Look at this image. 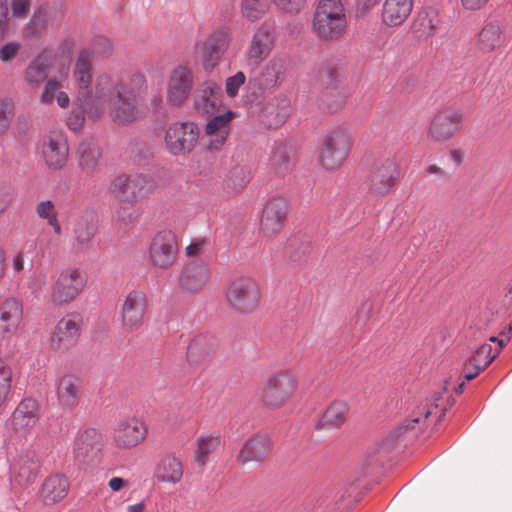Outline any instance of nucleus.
I'll use <instances>...</instances> for the list:
<instances>
[{"instance_id": "f257e3e1", "label": "nucleus", "mask_w": 512, "mask_h": 512, "mask_svg": "<svg viewBox=\"0 0 512 512\" xmlns=\"http://www.w3.org/2000/svg\"><path fill=\"white\" fill-rule=\"evenodd\" d=\"M145 88L146 78L139 72L127 79L101 73L96 77V100L88 109L89 114L97 119L108 106L109 115L116 124H130L138 117L137 98Z\"/></svg>"}, {"instance_id": "f03ea898", "label": "nucleus", "mask_w": 512, "mask_h": 512, "mask_svg": "<svg viewBox=\"0 0 512 512\" xmlns=\"http://www.w3.org/2000/svg\"><path fill=\"white\" fill-rule=\"evenodd\" d=\"M347 18L341 0H319L312 28L323 40H337L345 32Z\"/></svg>"}, {"instance_id": "7ed1b4c3", "label": "nucleus", "mask_w": 512, "mask_h": 512, "mask_svg": "<svg viewBox=\"0 0 512 512\" xmlns=\"http://www.w3.org/2000/svg\"><path fill=\"white\" fill-rule=\"evenodd\" d=\"M86 278L76 267H66L53 277L47 297L53 307H63L72 302L84 289Z\"/></svg>"}, {"instance_id": "20e7f679", "label": "nucleus", "mask_w": 512, "mask_h": 512, "mask_svg": "<svg viewBox=\"0 0 512 512\" xmlns=\"http://www.w3.org/2000/svg\"><path fill=\"white\" fill-rule=\"evenodd\" d=\"M156 184L143 173L121 174L110 183L109 190L117 201L140 202L153 194Z\"/></svg>"}, {"instance_id": "39448f33", "label": "nucleus", "mask_w": 512, "mask_h": 512, "mask_svg": "<svg viewBox=\"0 0 512 512\" xmlns=\"http://www.w3.org/2000/svg\"><path fill=\"white\" fill-rule=\"evenodd\" d=\"M200 138V128L192 121L170 123L164 134L165 149L172 156H186L194 151Z\"/></svg>"}, {"instance_id": "423d86ee", "label": "nucleus", "mask_w": 512, "mask_h": 512, "mask_svg": "<svg viewBox=\"0 0 512 512\" xmlns=\"http://www.w3.org/2000/svg\"><path fill=\"white\" fill-rule=\"evenodd\" d=\"M91 52L88 48L81 49L75 59L72 70V82L76 89V101L88 110L96 100V82L92 88Z\"/></svg>"}, {"instance_id": "0eeeda50", "label": "nucleus", "mask_w": 512, "mask_h": 512, "mask_svg": "<svg viewBox=\"0 0 512 512\" xmlns=\"http://www.w3.org/2000/svg\"><path fill=\"white\" fill-rule=\"evenodd\" d=\"M149 265L159 270H169L178 256L177 238L168 229L158 231L149 241L146 252Z\"/></svg>"}, {"instance_id": "6e6552de", "label": "nucleus", "mask_w": 512, "mask_h": 512, "mask_svg": "<svg viewBox=\"0 0 512 512\" xmlns=\"http://www.w3.org/2000/svg\"><path fill=\"white\" fill-rule=\"evenodd\" d=\"M225 295L229 306L239 313L253 312L260 302L258 284L249 277H239L231 281Z\"/></svg>"}, {"instance_id": "1a4fd4ad", "label": "nucleus", "mask_w": 512, "mask_h": 512, "mask_svg": "<svg viewBox=\"0 0 512 512\" xmlns=\"http://www.w3.org/2000/svg\"><path fill=\"white\" fill-rule=\"evenodd\" d=\"M399 177V166L391 157L376 160L366 180L368 192L379 198L386 195L396 184Z\"/></svg>"}, {"instance_id": "9d476101", "label": "nucleus", "mask_w": 512, "mask_h": 512, "mask_svg": "<svg viewBox=\"0 0 512 512\" xmlns=\"http://www.w3.org/2000/svg\"><path fill=\"white\" fill-rule=\"evenodd\" d=\"M230 45L229 32L218 28L196 43L195 50L206 71H212L222 60Z\"/></svg>"}, {"instance_id": "9b49d317", "label": "nucleus", "mask_w": 512, "mask_h": 512, "mask_svg": "<svg viewBox=\"0 0 512 512\" xmlns=\"http://www.w3.org/2000/svg\"><path fill=\"white\" fill-rule=\"evenodd\" d=\"M351 139L347 131L337 129L324 140V147L319 156L321 166L328 171L339 168L345 161L350 149Z\"/></svg>"}, {"instance_id": "f8f14e48", "label": "nucleus", "mask_w": 512, "mask_h": 512, "mask_svg": "<svg viewBox=\"0 0 512 512\" xmlns=\"http://www.w3.org/2000/svg\"><path fill=\"white\" fill-rule=\"evenodd\" d=\"M286 71L285 61L279 57L271 58L262 68L260 74L250 78L245 86L249 101L257 100L266 89L276 87Z\"/></svg>"}, {"instance_id": "ddd939ff", "label": "nucleus", "mask_w": 512, "mask_h": 512, "mask_svg": "<svg viewBox=\"0 0 512 512\" xmlns=\"http://www.w3.org/2000/svg\"><path fill=\"white\" fill-rule=\"evenodd\" d=\"M147 436L145 423L136 417L119 419L112 430V441L119 449H132L140 445Z\"/></svg>"}, {"instance_id": "4468645a", "label": "nucleus", "mask_w": 512, "mask_h": 512, "mask_svg": "<svg viewBox=\"0 0 512 512\" xmlns=\"http://www.w3.org/2000/svg\"><path fill=\"white\" fill-rule=\"evenodd\" d=\"M82 318L77 313L61 318L50 336V347L54 351L65 352L72 348L81 334Z\"/></svg>"}, {"instance_id": "2eb2a0df", "label": "nucleus", "mask_w": 512, "mask_h": 512, "mask_svg": "<svg viewBox=\"0 0 512 512\" xmlns=\"http://www.w3.org/2000/svg\"><path fill=\"white\" fill-rule=\"evenodd\" d=\"M296 381L291 373L281 372L271 376L263 389L262 400L267 407L278 408L292 396Z\"/></svg>"}, {"instance_id": "dca6fc26", "label": "nucleus", "mask_w": 512, "mask_h": 512, "mask_svg": "<svg viewBox=\"0 0 512 512\" xmlns=\"http://www.w3.org/2000/svg\"><path fill=\"white\" fill-rule=\"evenodd\" d=\"M288 206L282 197H272L264 205L259 222V232L270 238L278 234L287 218Z\"/></svg>"}, {"instance_id": "f3484780", "label": "nucleus", "mask_w": 512, "mask_h": 512, "mask_svg": "<svg viewBox=\"0 0 512 512\" xmlns=\"http://www.w3.org/2000/svg\"><path fill=\"white\" fill-rule=\"evenodd\" d=\"M193 84V71L186 66H177L168 80L167 101L173 106L182 105L189 98Z\"/></svg>"}, {"instance_id": "a211bd4d", "label": "nucleus", "mask_w": 512, "mask_h": 512, "mask_svg": "<svg viewBox=\"0 0 512 512\" xmlns=\"http://www.w3.org/2000/svg\"><path fill=\"white\" fill-rule=\"evenodd\" d=\"M462 114L454 109L438 112L432 119L428 138L434 142H445L451 139L460 129Z\"/></svg>"}, {"instance_id": "6ab92c4d", "label": "nucleus", "mask_w": 512, "mask_h": 512, "mask_svg": "<svg viewBox=\"0 0 512 512\" xmlns=\"http://www.w3.org/2000/svg\"><path fill=\"white\" fill-rule=\"evenodd\" d=\"M146 305L144 292L133 290L126 295L120 309L122 327L126 331H134L142 325Z\"/></svg>"}, {"instance_id": "aec40b11", "label": "nucleus", "mask_w": 512, "mask_h": 512, "mask_svg": "<svg viewBox=\"0 0 512 512\" xmlns=\"http://www.w3.org/2000/svg\"><path fill=\"white\" fill-rule=\"evenodd\" d=\"M271 440L265 433H256L241 448L237 463L242 469H250V464L259 465L271 450Z\"/></svg>"}, {"instance_id": "412c9836", "label": "nucleus", "mask_w": 512, "mask_h": 512, "mask_svg": "<svg viewBox=\"0 0 512 512\" xmlns=\"http://www.w3.org/2000/svg\"><path fill=\"white\" fill-rule=\"evenodd\" d=\"M42 153L50 169L59 170L67 162L69 147L63 131H51L43 142Z\"/></svg>"}, {"instance_id": "4be33fe9", "label": "nucleus", "mask_w": 512, "mask_h": 512, "mask_svg": "<svg viewBox=\"0 0 512 512\" xmlns=\"http://www.w3.org/2000/svg\"><path fill=\"white\" fill-rule=\"evenodd\" d=\"M59 11L56 7L43 4L37 7L29 21L24 25L22 35L25 39L40 38L49 27H53L58 19Z\"/></svg>"}, {"instance_id": "5701e85b", "label": "nucleus", "mask_w": 512, "mask_h": 512, "mask_svg": "<svg viewBox=\"0 0 512 512\" xmlns=\"http://www.w3.org/2000/svg\"><path fill=\"white\" fill-rule=\"evenodd\" d=\"M274 46V32L270 25L262 24L254 32L245 57L249 65L257 66L271 52Z\"/></svg>"}, {"instance_id": "b1692460", "label": "nucleus", "mask_w": 512, "mask_h": 512, "mask_svg": "<svg viewBox=\"0 0 512 512\" xmlns=\"http://www.w3.org/2000/svg\"><path fill=\"white\" fill-rule=\"evenodd\" d=\"M102 447V434L97 429L87 428L76 435L73 453L78 461L90 462L98 456Z\"/></svg>"}, {"instance_id": "393cba45", "label": "nucleus", "mask_w": 512, "mask_h": 512, "mask_svg": "<svg viewBox=\"0 0 512 512\" xmlns=\"http://www.w3.org/2000/svg\"><path fill=\"white\" fill-rule=\"evenodd\" d=\"M23 319L21 301L10 297L0 303V339L15 335Z\"/></svg>"}, {"instance_id": "a878e982", "label": "nucleus", "mask_w": 512, "mask_h": 512, "mask_svg": "<svg viewBox=\"0 0 512 512\" xmlns=\"http://www.w3.org/2000/svg\"><path fill=\"white\" fill-rule=\"evenodd\" d=\"M39 420L38 403L32 398L23 399L11 415V427L16 434H28Z\"/></svg>"}, {"instance_id": "bb28decb", "label": "nucleus", "mask_w": 512, "mask_h": 512, "mask_svg": "<svg viewBox=\"0 0 512 512\" xmlns=\"http://www.w3.org/2000/svg\"><path fill=\"white\" fill-rule=\"evenodd\" d=\"M222 97V88L215 81H205L197 90L194 97V108L202 115H214L220 105Z\"/></svg>"}, {"instance_id": "cd10ccee", "label": "nucleus", "mask_w": 512, "mask_h": 512, "mask_svg": "<svg viewBox=\"0 0 512 512\" xmlns=\"http://www.w3.org/2000/svg\"><path fill=\"white\" fill-rule=\"evenodd\" d=\"M209 277L210 270L204 262H190L184 266L181 272L179 285L185 292L197 293L205 287Z\"/></svg>"}, {"instance_id": "c85d7f7f", "label": "nucleus", "mask_w": 512, "mask_h": 512, "mask_svg": "<svg viewBox=\"0 0 512 512\" xmlns=\"http://www.w3.org/2000/svg\"><path fill=\"white\" fill-rule=\"evenodd\" d=\"M70 483L61 474L48 476L39 490V500L44 506H53L63 501L69 492Z\"/></svg>"}, {"instance_id": "c756f323", "label": "nucleus", "mask_w": 512, "mask_h": 512, "mask_svg": "<svg viewBox=\"0 0 512 512\" xmlns=\"http://www.w3.org/2000/svg\"><path fill=\"white\" fill-rule=\"evenodd\" d=\"M505 34L497 21L487 22L477 35V48L483 53H490L505 43Z\"/></svg>"}, {"instance_id": "7c9ffc66", "label": "nucleus", "mask_w": 512, "mask_h": 512, "mask_svg": "<svg viewBox=\"0 0 512 512\" xmlns=\"http://www.w3.org/2000/svg\"><path fill=\"white\" fill-rule=\"evenodd\" d=\"M413 9V0H385L382 10L383 23L389 27L402 25Z\"/></svg>"}, {"instance_id": "2f4dec72", "label": "nucleus", "mask_w": 512, "mask_h": 512, "mask_svg": "<svg viewBox=\"0 0 512 512\" xmlns=\"http://www.w3.org/2000/svg\"><path fill=\"white\" fill-rule=\"evenodd\" d=\"M80 380L75 375L67 374L57 383L56 393L59 405L64 409H73L79 402Z\"/></svg>"}, {"instance_id": "473e14b6", "label": "nucleus", "mask_w": 512, "mask_h": 512, "mask_svg": "<svg viewBox=\"0 0 512 512\" xmlns=\"http://www.w3.org/2000/svg\"><path fill=\"white\" fill-rule=\"evenodd\" d=\"M261 116L268 128L282 125L289 116V100L285 96L271 99L263 106Z\"/></svg>"}, {"instance_id": "72a5a7b5", "label": "nucleus", "mask_w": 512, "mask_h": 512, "mask_svg": "<svg viewBox=\"0 0 512 512\" xmlns=\"http://www.w3.org/2000/svg\"><path fill=\"white\" fill-rule=\"evenodd\" d=\"M498 351L492 353L491 344L481 345L476 352L465 362L463 374L466 380L474 379L484 370L497 356Z\"/></svg>"}, {"instance_id": "f704fd0d", "label": "nucleus", "mask_w": 512, "mask_h": 512, "mask_svg": "<svg viewBox=\"0 0 512 512\" xmlns=\"http://www.w3.org/2000/svg\"><path fill=\"white\" fill-rule=\"evenodd\" d=\"M440 22L441 18L436 10L422 9L414 18L411 30L418 39H427L435 34Z\"/></svg>"}, {"instance_id": "c9c22d12", "label": "nucleus", "mask_w": 512, "mask_h": 512, "mask_svg": "<svg viewBox=\"0 0 512 512\" xmlns=\"http://www.w3.org/2000/svg\"><path fill=\"white\" fill-rule=\"evenodd\" d=\"M231 120V113L213 116L206 124L205 132L211 137L207 147L210 151L219 150L227 139V125Z\"/></svg>"}, {"instance_id": "e433bc0d", "label": "nucleus", "mask_w": 512, "mask_h": 512, "mask_svg": "<svg viewBox=\"0 0 512 512\" xmlns=\"http://www.w3.org/2000/svg\"><path fill=\"white\" fill-rule=\"evenodd\" d=\"M183 476V465L181 458L176 454H168L159 462L156 469V477L159 481L177 484Z\"/></svg>"}, {"instance_id": "4c0bfd02", "label": "nucleus", "mask_w": 512, "mask_h": 512, "mask_svg": "<svg viewBox=\"0 0 512 512\" xmlns=\"http://www.w3.org/2000/svg\"><path fill=\"white\" fill-rule=\"evenodd\" d=\"M270 162L275 173L279 175L288 173L295 164V151L293 147L282 142L276 144Z\"/></svg>"}, {"instance_id": "58836bf2", "label": "nucleus", "mask_w": 512, "mask_h": 512, "mask_svg": "<svg viewBox=\"0 0 512 512\" xmlns=\"http://www.w3.org/2000/svg\"><path fill=\"white\" fill-rule=\"evenodd\" d=\"M49 64L45 52L38 54L26 67L24 72L25 81L33 86L42 83L48 76Z\"/></svg>"}, {"instance_id": "ea45409f", "label": "nucleus", "mask_w": 512, "mask_h": 512, "mask_svg": "<svg viewBox=\"0 0 512 512\" xmlns=\"http://www.w3.org/2000/svg\"><path fill=\"white\" fill-rule=\"evenodd\" d=\"M80 168L87 174H92L98 164L100 151L91 141H82L77 149Z\"/></svg>"}, {"instance_id": "a19ab883", "label": "nucleus", "mask_w": 512, "mask_h": 512, "mask_svg": "<svg viewBox=\"0 0 512 512\" xmlns=\"http://www.w3.org/2000/svg\"><path fill=\"white\" fill-rule=\"evenodd\" d=\"M348 406L343 401L333 402L323 413L317 428H334L342 425L346 419Z\"/></svg>"}, {"instance_id": "79ce46f5", "label": "nucleus", "mask_w": 512, "mask_h": 512, "mask_svg": "<svg viewBox=\"0 0 512 512\" xmlns=\"http://www.w3.org/2000/svg\"><path fill=\"white\" fill-rule=\"evenodd\" d=\"M17 482L24 486L35 480L38 471V462L29 456H20L12 465Z\"/></svg>"}, {"instance_id": "37998d69", "label": "nucleus", "mask_w": 512, "mask_h": 512, "mask_svg": "<svg viewBox=\"0 0 512 512\" xmlns=\"http://www.w3.org/2000/svg\"><path fill=\"white\" fill-rule=\"evenodd\" d=\"M249 171L240 165L231 168L224 178L223 188L227 193H239L249 183Z\"/></svg>"}, {"instance_id": "c03bdc74", "label": "nucleus", "mask_w": 512, "mask_h": 512, "mask_svg": "<svg viewBox=\"0 0 512 512\" xmlns=\"http://www.w3.org/2000/svg\"><path fill=\"white\" fill-rule=\"evenodd\" d=\"M220 444V436L207 435L197 439V450L194 453L195 463L203 467L208 461V456L214 452Z\"/></svg>"}, {"instance_id": "a18cd8bd", "label": "nucleus", "mask_w": 512, "mask_h": 512, "mask_svg": "<svg viewBox=\"0 0 512 512\" xmlns=\"http://www.w3.org/2000/svg\"><path fill=\"white\" fill-rule=\"evenodd\" d=\"M97 227L92 218H80L74 227V237L79 245L87 244L95 235Z\"/></svg>"}, {"instance_id": "49530a36", "label": "nucleus", "mask_w": 512, "mask_h": 512, "mask_svg": "<svg viewBox=\"0 0 512 512\" xmlns=\"http://www.w3.org/2000/svg\"><path fill=\"white\" fill-rule=\"evenodd\" d=\"M269 7V0H242V15L250 20L255 21L266 13Z\"/></svg>"}, {"instance_id": "de8ad7c7", "label": "nucleus", "mask_w": 512, "mask_h": 512, "mask_svg": "<svg viewBox=\"0 0 512 512\" xmlns=\"http://www.w3.org/2000/svg\"><path fill=\"white\" fill-rule=\"evenodd\" d=\"M116 210L117 219L124 224H131L140 216V208L137 201H118Z\"/></svg>"}, {"instance_id": "09e8293b", "label": "nucleus", "mask_w": 512, "mask_h": 512, "mask_svg": "<svg viewBox=\"0 0 512 512\" xmlns=\"http://www.w3.org/2000/svg\"><path fill=\"white\" fill-rule=\"evenodd\" d=\"M321 101L329 112H334L345 103V95L337 86L326 88L322 93Z\"/></svg>"}, {"instance_id": "8fccbe9b", "label": "nucleus", "mask_w": 512, "mask_h": 512, "mask_svg": "<svg viewBox=\"0 0 512 512\" xmlns=\"http://www.w3.org/2000/svg\"><path fill=\"white\" fill-rule=\"evenodd\" d=\"M12 387V369L0 361V409L5 405Z\"/></svg>"}, {"instance_id": "3c124183", "label": "nucleus", "mask_w": 512, "mask_h": 512, "mask_svg": "<svg viewBox=\"0 0 512 512\" xmlns=\"http://www.w3.org/2000/svg\"><path fill=\"white\" fill-rule=\"evenodd\" d=\"M15 105L10 98H0V136L9 128L14 118Z\"/></svg>"}, {"instance_id": "603ef678", "label": "nucleus", "mask_w": 512, "mask_h": 512, "mask_svg": "<svg viewBox=\"0 0 512 512\" xmlns=\"http://www.w3.org/2000/svg\"><path fill=\"white\" fill-rule=\"evenodd\" d=\"M74 105H77V107L73 108L71 113L68 115L66 124L69 127V129L77 131L84 124L85 113L88 114L90 117L91 115L89 114V111L86 109V107H83L80 103L76 101V99L74 100Z\"/></svg>"}, {"instance_id": "864d4df0", "label": "nucleus", "mask_w": 512, "mask_h": 512, "mask_svg": "<svg viewBox=\"0 0 512 512\" xmlns=\"http://www.w3.org/2000/svg\"><path fill=\"white\" fill-rule=\"evenodd\" d=\"M91 59L93 55H97L99 57L105 58L108 57L112 52V43L111 41L103 36L96 37L92 43Z\"/></svg>"}, {"instance_id": "5fc2aeb1", "label": "nucleus", "mask_w": 512, "mask_h": 512, "mask_svg": "<svg viewBox=\"0 0 512 512\" xmlns=\"http://www.w3.org/2000/svg\"><path fill=\"white\" fill-rule=\"evenodd\" d=\"M246 82V76L242 71H238L235 75L230 76L226 79V93L229 97L233 98L237 96L240 87Z\"/></svg>"}, {"instance_id": "6e6d98bb", "label": "nucleus", "mask_w": 512, "mask_h": 512, "mask_svg": "<svg viewBox=\"0 0 512 512\" xmlns=\"http://www.w3.org/2000/svg\"><path fill=\"white\" fill-rule=\"evenodd\" d=\"M15 197V190L12 185L8 183H0V217L5 213L7 208L13 202Z\"/></svg>"}, {"instance_id": "4d7b16f0", "label": "nucleus", "mask_w": 512, "mask_h": 512, "mask_svg": "<svg viewBox=\"0 0 512 512\" xmlns=\"http://www.w3.org/2000/svg\"><path fill=\"white\" fill-rule=\"evenodd\" d=\"M21 45L19 42L10 41L0 47V60L3 63L11 62L18 55Z\"/></svg>"}, {"instance_id": "13d9d810", "label": "nucleus", "mask_w": 512, "mask_h": 512, "mask_svg": "<svg viewBox=\"0 0 512 512\" xmlns=\"http://www.w3.org/2000/svg\"><path fill=\"white\" fill-rule=\"evenodd\" d=\"M35 210L39 218L47 221L57 216L54 203L51 200L40 201L37 203Z\"/></svg>"}, {"instance_id": "bf43d9fd", "label": "nucleus", "mask_w": 512, "mask_h": 512, "mask_svg": "<svg viewBox=\"0 0 512 512\" xmlns=\"http://www.w3.org/2000/svg\"><path fill=\"white\" fill-rule=\"evenodd\" d=\"M275 5L282 11L296 14L305 5V0H273Z\"/></svg>"}, {"instance_id": "052dcab7", "label": "nucleus", "mask_w": 512, "mask_h": 512, "mask_svg": "<svg viewBox=\"0 0 512 512\" xmlns=\"http://www.w3.org/2000/svg\"><path fill=\"white\" fill-rule=\"evenodd\" d=\"M60 83L56 80L50 79L46 82L44 89L40 95V102L42 104H49L53 101Z\"/></svg>"}, {"instance_id": "680f3d73", "label": "nucleus", "mask_w": 512, "mask_h": 512, "mask_svg": "<svg viewBox=\"0 0 512 512\" xmlns=\"http://www.w3.org/2000/svg\"><path fill=\"white\" fill-rule=\"evenodd\" d=\"M29 0H11V12L12 16L16 19L24 18L30 9Z\"/></svg>"}, {"instance_id": "e2e57ef3", "label": "nucleus", "mask_w": 512, "mask_h": 512, "mask_svg": "<svg viewBox=\"0 0 512 512\" xmlns=\"http://www.w3.org/2000/svg\"><path fill=\"white\" fill-rule=\"evenodd\" d=\"M9 15L7 2L0 4V37L7 34L9 30Z\"/></svg>"}, {"instance_id": "0e129e2a", "label": "nucleus", "mask_w": 512, "mask_h": 512, "mask_svg": "<svg viewBox=\"0 0 512 512\" xmlns=\"http://www.w3.org/2000/svg\"><path fill=\"white\" fill-rule=\"evenodd\" d=\"M204 246V239H195L186 247L185 254L188 257H197L202 253Z\"/></svg>"}, {"instance_id": "69168bd1", "label": "nucleus", "mask_w": 512, "mask_h": 512, "mask_svg": "<svg viewBox=\"0 0 512 512\" xmlns=\"http://www.w3.org/2000/svg\"><path fill=\"white\" fill-rule=\"evenodd\" d=\"M489 0H461V4L466 10L476 11L483 8Z\"/></svg>"}, {"instance_id": "338daca9", "label": "nucleus", "mask_w": 512, "mask_h": 512, "mask_svg": "<svg viewBox=\"0 0 512 512\" xmlns=\"http://www.w3.org/2000/svg\"><path fill=\"white\" fill-rule=\"evenodd\" d=\"M46 274H39L31 285L32 292L38 296L44 289L46 284Z\"/></svg>"}, {"instance_id": "774afa93", "label": "nucleus", "mask_w": 512, "mask_h": 512, "mask_svg": "<svg viewBox=\"0 0 512 512\" xmlns=\"http://www.w3.org/2000/svg\"><path fill=\"white\" fill-rule=\"evenodd\" d=\"M198 349H199V341L198 340L192 341L187 348V358L193 364L198 363V359L195 357Z\"/></svg>"}]
</instances>
